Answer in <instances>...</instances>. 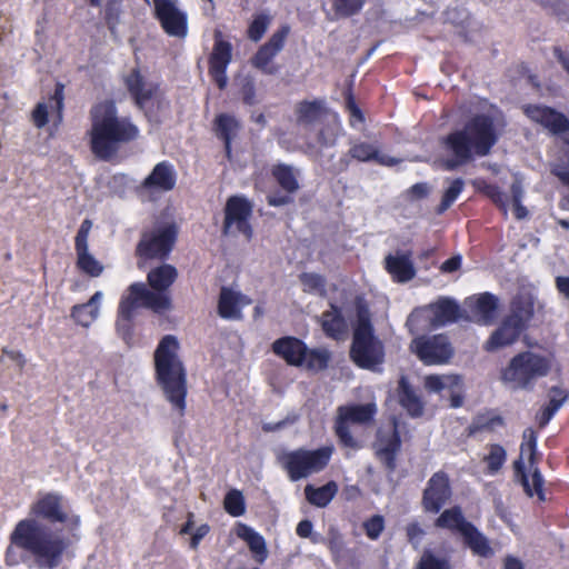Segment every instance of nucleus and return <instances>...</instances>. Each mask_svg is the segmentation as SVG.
Listing matches in <instances>:
<instances>
[{
	"label": "nucleus",
	"mask_w": 569,
	"mask_h": 569,
	"mask_svg": "<svg viewBox=\"0 0 569 569\" xmlns=\"http://www.w3.org/2000/svg\"><path fill=\"white\" fill-rule=\"evenodd\" d=\"M42 520L66 523L74 529L79 526L80 518L66 510L62 495L39 493L29 506L28 517L18 521L10 535L12 545L29 553L40 569H56L62 562L69 540Z\"/></svg>",
	"instance_id": "f257e3e1"
},
{
	"label": "nucleus",
	"mask_w": 569,
	"mask_h": 569,
	"mask_svg": "<svg viewBox=\"0 0 569 569\" xmlns=\"http://www.w3.org/2000/svg\"><path fill=\"white\" fill-rule=\"evenodd\" d=\"M138 134V128L129 118L119 116L112 101H102L91 108L88 136L96 157L110 159L120 144L136 139Z\"/></svg>",
	"instance_id": "f03ea898"
},
{
	"label": "nucleus",
	"mask_w": 569,
	"mask_h": 569,
	"mask_svg": "<svg viewBox=\"0 0 569 569\" xmlns=\"http://www.w3.org/2000/svg\"><path fill=\"white\" fill-rule=\"evenodd\" d=\"M178 277L177 269L171 264H161L148 273V283L152 290L142 282L132 283L123 293L118 310V325L130 321L138 308H147L157 313L171 309V298L166 292Z\"/></svg>",
	"instance_id": "7ed1b4c3"
},
{
	"label": "nucleus",
	"mask_w": 569,
	"mask_h": 569,
	"mask_svg": "<svg viewBox=\"0 0 569 569\" xmlns=\"http://www.w3.org/2000/svg\"><path fill=\"white\" fill-rule=\"evenodd\" d=\"M497 141L492 120L487 116H477L463 129L448 134L442 142L443 149L451 158L443 163L447 170L462 166L475 156L483 157Z\"/></svg>",
	"instance_id": "20e7f679"
},
{
	"label": "nucleus",
	"mask_w": 569,
	"mask_h": 569,
	"mask_svg": "<svg viewBox=\"0 0 569 569\" xmlns=\"http://www.w3.org/2000/svg\"><path fill=\"white\" fill-rule=\"evenodd\" d=\"M179 342L172 335L164 336L156 351L154 366L157 380L167 400L180 413L186 407V373L178 355Z\"/></svg>",
	"instance_id": "39448f33"
},
{
	"label": "nucleus",
	"mask_w": 569,
	"mask_h": 569,
	"mask_svg": "<svg viewBox=\"0 0 569 569\" xmlns=\"http://www.w3.org/2000/svg\"><path fill=\"white\" fill-rule=\"evenodd\" d=\"M555 366L552 355L523 351L515 356L501 371V381L510 389H528L539 378L546 377Z\"/></svg>",
	"instance_id": "423d86ee"
},
{
	"label": "nucleus",
	"mask_w": 569,
	"mask_h": 569,
	"mask_svg": "<svg viewBox=\"0 0 569 569\" xmlns=\"http://www.w3.org/2000/svg\"><path fill=\"white\" fill-rule=\"evenodd\" d=\"M353 361L361 368L375 370L385 359L382 343L373 336L367 307L359 303L351 348Z\"/></svg>",
	"instance_id": "0eeeda50"
},
{
	"label": "nucleus",
	"mask_w": 569,
	"mask_h": 569,
	"mask_svg": "<svg viewBox=\"0 0 569 569\" xmlns=\"http://www.w3.org/2000/svg\"><path fill=\"white\" fill-rule=\"evenodd\" d=\"M537 436L533 429L528 428L523 431V441L520 447V456L515 461L516 477L520 480L525 492L529 497H537L538 500H545L543 478L536 466Z\"/></svg>",
	"instance_id": "6e6552de"
},
{
	"label": "nucleus",
	"mask_w": 569,
	"mask_h": 569,
	"mask_svg": "<svg viewBox=\"0 0 569 569\" xmlns=\"http://www.w3.org/2000/svg\"><path fill=\"white\" fill-rule=\"evenodd\" d=\"M332 452V447L317 450L298 449L280 453L278 461L287 471L289 479L297 481L321 471L328 465Z\"/></svg>",
	"instance_id": "1a4fd4ad"
},
{
	"label": "nucleus",
	"mask_w": 569,
	"mask_h": 569,
	"mask_svg": "<svg viewBox=\"0 0 569 569\" xmlns=\"http://www.w3.org/2000/svg\"><path fill=\"white\" fill-rule=\"evenodd\" d=\"M376 413L377 406L373 402L340 406L337 409L335 431L341 445L355 451L363 448L365 440L352 435L351 426L369 423Z\"/></svg>",
	"instance_id": "9d476101"
},
{
	"label": "nucleus",
	"mask_w": 569,
	"mask_h": 569,
	"mask_svg": "<svg viewBox=\"0 0 569 569\" xmlns=\"http://www.w3.org/2000/svg\"><path fill=\"white\" fill-rule=\"evenodd\" d=\"M273 352L289 365L310 370H321L327 367L329 353L325 349H308L306 345L293 337H284L272 345Z\"/></svg>",
	"instance_id": "9b49d317"
},
{
	"label": "nucleus",
	"mask_w": 569,
	"mask_h": 569,
	"mask_svg": "<svg viewBox=\"0 0 569 569\" xmlns=\"http://www.w3.org/2000/svg\"><path fill=\"white\" fill-rule=\"evenodd\" d=\"M459 317V306L455 300L440 298L435 303L413 310L407 319L411 333L430 327H440L453 322Z\"/></svg>",
	"instance_id": "f8f14e48"
},
{
	"label": "nucleus",
	"mask_w": 569,
	"mask_h": 569,
	"mask_svg": "<svg viewBox=\"0 0 569 569\" xmlns=\"http://www.w3.org/2000/svg\"><path fill=\"white\" fill-rule=\"evenodd\" d=\"M177 230L171 223L156 226L144 232L137 248L141 258H166L176 241Z\"/></svg>",
	"instance_id": "ddd939ff"
},
{
	"label": "nucleus",
	"mask_w": 569,
	"mask_h": 569,
	"mask_svg": "<svg viewBox=\"0 0 569 569\" xmlns=\"http://www.w3.org/2000/svg\"><path fill=\"white\" fill-rule=\"evenodd\" d=\"M410 349L427 366L445 365L453 355L451 343L443 335L418 337L411 341Z\"/></svg>",
	"instance_id": "4468645a"
},
{
	"label": "nucleus",
	"mask_w": 569,
	"mask_h": 569,
	"mask_svg": "<svg viewBox=\"0 0 569 569\" xmlns=\"http://www.w3.org/2000/svg\"><path fill=\"white\" fill-rule=\"evenodd\" d=\"M156 17L164 32L177 39H186L189 32L188 14L178 0H153Z\"/></svg>",
	"instance_id": "2eb2a0df"
},
{
	"label": "nucleus",
	"mask_w": 569,
	"mask_h": 569,
	"mask_svg": "<svg viewBox=\"0 0 569 569\" xmlns=\"http://www.w3.org/2000/svg\"><path fill=\"white\" fill-rule=\"evenodd\" d=\"M252 207L243 197H231L226 204L224 233L242 234L246 239L252 236V229L249 222Z\"/></svg>",
	"instance_id": "dca6fc26"
},
{
	"label": "nucleus",
	"mask_w": 569,
	"mask_h": 569,
	"mask_svg": "<svg viewBox=\"0 0 569 569\" xmlns=\"http://www.w3.org/2000/svg\"><path fill=\"white\" fill-rule=\"evenodd\" d=\"M525 114L535 123L541 126L551 134H562L569 131V119L560 111L543 104H527Z\"/></svg>",
	"instance_id": "f3484780"
},
{
	"label": "nucleus",
	"mask_w": 569,
	"mask_h": 569,
	"mask_svg": "<svg viewBox=\"0 0 569 569\" xmlns=\"http://www.w3.org/2000/svg\"><path fill=\"white\" fill-rule=\"evenodd\" d=\"M401 446L397 431L396 422L381 427L377 432V439L373 449L377 458L386 465L387 468H395V458Z\"/></svg>",
	"instance_id": "a211bd4d"
},
{
	"label": "nucleus",
	"mask_w": 569,
	"mask_h": 569,
	"mask_svg": "<svg viewBox=\"0 0 569 569\" xmlns=\"http://www.w3.org/2000/svg\"><path fill=\"white\" fill-rule=\"evenodd\" d=\"M451 497L448 477L442 472L435 473L428 481L423 492L422 505L426 511L437 513Z\"/></svg>",
	"instance_id": "6ab92c4d"
},
{
	"label": "nucleus",
	"mask_w": 569,
	"mask_h": 569,
	"mask_svg": "<svg viewBox=\"0 0 569 569\" xmlns=\"http://www.w3.org/2000/svg\"><path fill=\"white\" fill-rule=\"evenodd\" d=\"M489 196L492 201L506 213L508 209L512 210L513 216L521 220L528 217V209L522 206L523 188L519 180L512 182L510 194L503 193L497 188H490Z\"/></svg>",
	"instance_id": "aec40b11"
},
{
	"label": "nucleus",
	"mask_w": 569,
	"mask_h": 569,
	"mask_svg": "<svg viewBox=\"0 0 569 569\" xmlns=\"http://www.w3.org/2000/svg\"><path fill=\"white\" fill-rule=\"evenodd\" d=\"M230 61V43L221 39H217L213 47V51L210 56L209 72L220 89H223L227 86L228 78L226 74V70Z\"/></svg>",
	"instance_id": "412c9836"
},
{
	"label": "nucleus",
	"mask_w": 569,
	"mask_h": 569,
	"mask_svg": "<svg viewBox=\"0 0 569 569\" xmlns=\"http://www.w3.org/2000/svg\"><path fill=\"white\" fill-rule=\"evenodd\" d=\"M286 36L287 30L274 33L270 40L259 49L252 59L253 66L264 73H274L277 71V67L272 63V59L282 49Z\"/></svg>",
	"instance_id": "4be33fe9"
},
{
	"label": "nucleus",
	"mask_w": 569,
	"mask_h": 569,
	"mask_svg": "<svg viewBox=\"0 0 569 569\" xmlns=\"http://www.w3.org/2000/svg\"><path fill=\"white\" fill-rule=\"evenodd\" d=\"M523 329L508 317L501 326L495 330L485 345L487 351H496L516 342Z\"/></svg>",
	"instance_id": "5701e85b"
},
{
	"label": "nucleus",
	"mask_w": 569,
	"mask_h": 569,
	"mask_svg": "<svg viewBox=\"0 0 569 569\" xmlns=\"http://www.w3.org/2000/svg\"><path fill=\"white\" fill-rule=\"evenodd\" d=\"M471 317L475 321L489 325L496 317L497 299L490 293H482L467 300Z\"/></svg>",
	"instance_id": "b1692460"
},
{
	"label": "nucleus",
	"mask_w": 569,
	"mask_h": 569,
	"mask_svg": "<svg viewBox=\"0 0 569 569\" xmlns=\"http://www.w3.org/2000/svg\"><path fill=\"white\" fill-rule=\"evenodd\" d=\"M103 292L97 291L88 302L71 308V318L77 325L89 328L100 316Z\"/></svg>",
	"instance_id": "393cba45"
},
{
	"label": "nucleus",
	"mask_w": 569,
	"mask_h": 569,
	"mask_svg": "<svg viewBox=\"0 0 569 569\" xmlns=\"http://www.w3.org/2000/svg\"><path fill=\"white\" fill-rule=\"evenodd\" d=\"M251 303V300L238 291L222 288L219 298V315L226 319H238L241 309Z\"/></svg>",
	"instance_id": "a878e982"
},
{
	"label": "nucleus",
	"mask_w": 569,
	"mask_h": 569,
	"mask_svg": "<svg viewBox=\"0 0 569 569\" xmlns=\"http://www.w3.org/2000/svg\"><path fill=\"white\" fill-rule=\"evenodd\" d=\"M176 184V174L167 162L158 163L152 172L146 178L143 182V188L150 191H169Z\"/></svg>",
	"instance_id": "bb28decb"
},
{
	"label": "nucleus",
	"mask_w": 569,
	"mask_h": 569,
	"mask_svg": "<svg viewBox=\"0 0 569 569\" xmlns=\"http://www.w3.org/2000/svg\"><path fill=\"white\" fill-rule=\"evenodd\" d=\"M386 269L398 282H407L415 277V268L410 256L405 252L389 254L385 259Z\"/></svg>",
	"instance_id": "cd10ccee"
},
{
	"label": "nucleus",
	"mask_w": 569,
	"mask_h": 569,
	"mask_svg": "<svg viewBox=\"0 0 569 569\" xmlns=\"http://www.w3.org/2000/svg\"><path fill=\"white\" fill-rule=\"evenodd\" d=\"M236 535L246 541L256 561L262 563L268 557V550L264 538L244 523H238Z\"/></svg>",
	"instance_id": "c85d7f7f"
},
{
	"label": "nucleus",
	"mask_w": 569,
	"mask_h": 569,
	"mask_svg": "<svg viewBox=\"0 0 569 569\" xmlns=\"http://www.w3.org/2000/svg\"><path fill=\"white\" fill-rule=\"evenodd\" d=\"M350 154L352 158L359 161H370L375 160L379 164L392 167L400 162L399 159L393 158L389 154L382 153L379 149L370 143L359 142L355 143L350 149Z\"/></svg>",
	"instance_id": "c756f323"
},
{
	"label": "nucleus",
	"mask_w": 569,
	"mask_h": 569,
	"mask_svg": "<svg viewBox=\"0 0 569 569\" xmlns=\"http://www.w3.org/2000/svg\"><path fill=\"white\" fill-rule=\"evenodd\" d=\"M398 399L402 408L411 417H420L423 413V402L405 377H401L399 380Z\"/></svg>",
	"instance_id": "7c9ffc66"
},
{
	"label": "nucleus",
	"mask_w": 569,
	"mask_h": 569,
	"mask_svg": "<svg viewBox=\"0 0 569 569\" xmlns=\"http://www.w3.org/2000/svg\"><path fill=\"white\" fill-rule=\"evenodd\" d=\"M461 535L465 539V542L475 555L485 558L492 556L493 551L489 545V541L471 523L469 526H465L463 532Z\"/></svg>",
	"instance_id": "2f4dec72"
},
{
	"label": "nucleus",
	"mask_w": 569,
	"mask_h": 569,
	"mask_svg": "<svg viewBox=\"0 0 569 569\" xmlns=\"http://www.w3.org/2000/svg\"><path fill=\"white\" fill-rule=\"evenodd\" d=\"M338 486L336 482L330 481L327 485L315 488L311 485L306 486L305 495L307 500L319 508L326 507L336 496Z\"/></svg>",
	"instance_id": "473e14b6"
},
{
	"label": "nucleus",
	"mask_w": 569,
	"mask_h": 569,
	"mask_svg": "<svg viewBox=\"0 0 569 569\" xmlns=\"http://www.w3.org/2000/svg\"><path fill=\"white\" fill-rule=\"evenodd\" d=\"M62 98L56 92L48 102H39L32 112V121L37 128H42L48 122V117L53 110L57 111L58 120H61Z\"/></svg>",
	"instance_id": "72a5a7b5"
},
{
	"label": "nucleus",
	"mask_w": 569,
	"mask_h": 569,
	"mask_svg": "<svg viewBox=\"0 0 569 569\" xmlns=\"http://www.w3.org/2000/svg\"><path fill=\"white\" fill-rule=\"evenodd\" d=\"M126 83L129 91L134 97L137 103L140 107H142L152 94V86L143 80L139 70H132L131 73L127 77Z\"/></svg>",
	"instance_id": "f704fd0d"
},
{
	"label": "nucleus",
	"mask_w": 569,
	"mask_h": 569,
	"mask_svg": "<svg viewBox=\"0 0 569 569\" xmlns=\"http://www.w3.org/2000/svg\"><path fill=\"white\" fill-rule=\"evenodd\" d=\"M272 174L280 187L289 193L299 189V170L291 166L278 164L273 168Z\"/></svg>",
	"instance_id": "c9c22d12"
},
{
	"label": "nucleus",
	"mask_w": 569,
	"mask_h": 569,
	"mask_svg": "<svg viewBox=\"0 0 569 569\" xmlns=\"http://www.w3.org/2000/svg\"><path fill=\"white\" fill-rule=\"evenodd\" d=\"M425 387L435 392L446 389L455 392L461 387V378L456 375H430L425 378Z\"/></svg>",
	"instance_id": "e433bc0d"
},
{
	"label": "nucleus",
	"mask_w": 569,
	"mask_h": 569,
	"mask_svg": "<svg viewBox=\"0 0 569 569\" xmlns=\"http://www.w3.org/2000/svg\"><path fill=\"white\" fill-rule=\"evenodd\" d=\"M321 325L325 332L332 338H339L346 332V322L340 316L339 310L333 306H331L330 310L323 312Z\"/></svg>",
	"instance_id": "4c0bfd02"
},
{
	"label": "nucleus",
	"mask_w": 569,
	"mask_h": 569,
	"mask_svg": "<svg viewBox=\"0 0 569 569\" xmlns=\"http://www.w3.org/2000/svg\"><path fill=\"white\" fill-rule=\"evenodd\" d=\"M549 403L540 410L537 415V421L540 427H545L553 415L559 410L562 406L566 396L563 391L558 388H552L549 393Z\"/></svg>",
	"instance_id": "58836bf2"
},
{
	"label": "nucleus",
	"mask_w": 569,
	"mask_h": 569,
	"mask_svg": "<svg viewBox=\"0 0 569 569\" xmlns=\"http://www.w3.org/2000/svg\"><path fill=\"white\" fill-rule=\"evenodd\" d=\"M469 525L465 520L461 510L457 507L445 510L436 521L437 527L457 530L460 533L463 532L465 526Z\"/></svg>",
	"instance_id": "ea45409f"
},
{
	"label": "nucleus",
	"mask_w": 569,
	"mask_h": 569,
	"mask_svg": "<svg viewBox=\"0 0 569 569\" xmlns=\"http://www.w3.org/2000/svg\"><path fill=\"white\" fill-rule=\"evenodd\" d=\"M488 452L483 456V461L487 465V472L491 476L496 475L503 466L507 459L506 450L499 445H490L487 448Z\"/></svg>",
	"instance_id": "a19ab883"
},
{
	"label": "nucleus",
	"mask_w": 569,
	"mask_h": 569,
	"mask_svg": "<svg viewBox=\"0 0 569 569\" xmlns=\"http://www.w3.org/2000/svg\"><path fill=\"white\" fill-rule=\"evenodd\" d=\"M366 0H331V19L347 18L361 10Z\"/></svg>",
	"instance_id": "79ce46f5"
},
{
	"label": "nucleus",
	"mask_w": 569,
	"mask_h": 569,
	"mask_svg": "<svg viewBox=\"0 0 569 569\" xmlns=\"http://www.w3.org/2000/svg\"><path fill=\"white\" fill-rule=\"evenodd\" d=\"M217 134L224 140L226 149L229 151L230 140L239 128V122L236 118L228 114H220L216 119Z\"/></svg>",
	"instance_id": "37998d69"
},
{
	"label": "nucleus",
	"mask_w": 569,
	"mask_h": 569,
	"mask_svg": "<svg viewBox=\"0 0 569 569\" xmlns=\"http://www.w3.org/2000/svg\"><path fill=\"white\" fill-rule=\"evenodd\" d=\"M533 316V305L529 300L515 301L512 305L511 313L508 316L513 322L519 325L522 329Z\"/></svg>",
	"instance_id": "c03bdc74"
},
{
	"label": "nucleus",
	"mask_w": 569,
	"mask_h": 569,
	"mask_svg": "<svg viewBox=\"0 0 569 569\" xmlns=\"http://www.w3.org/2000/svg\"><path fill=\"white\" fill-rule=\"evenodd\" d=\"M323 114V109L318 102H303L298 107V122L301 124H310Z\"/></svg>",
	"instance_id": "a18cd8bd"
},
{
	"label": "nucleus",
	"mask_w": 569,
	"mask_h": 569,
	"mask_svg": "<svg viewBox=\"0 0 569 569\" xmlns=\"http://www.w3.org/2000/svg\"><path fill=\"white\" fill-rule=\"evenodd\" d=\"M77 266L91 277H99L103 271V266L89 251L77 254Z\"/></svg>",
	"instance_id": "49530a36"
},
{
	"label": "nucleus",
	"mask_w": 569,
	"mask_h": 569,
	"mask_svg": "<svg viewBox=\"0 0 569 569\" xmlns=\"http://www.w3.org/2000/svg\"><path fill=\"white\" fill-rule=\"evenodd\" d=\"M465 187V182L462 179H455L450 181L449 187L445 190L441 203L439 206L438 212L446 211L459 197Z\"/></svg>",
	"instance_id": "de8ad7c7"
},
{
	"label": "nucleus",
	"mask_w": 569,
	"mask_h": 569,
	"mask_svg": "<svg viewBox=\"0 0 569 569\" xmlns=\"http://www.w3.org/2000/svg\"><path fill=\"white\" fill-rule=\"evenodd\" d=\"M224 509L233 517H239L244 513V499L239 490H231L224 498Z\"/></svg>",
	"instance_id": "09e8293b"
},
{
	"label": "nucleus",
	"mask_w": 569,
	"mask_h": 569,
	"mask_svg": "<svg viewBox=\"0 0 569 569\" xmlns=\"http://www.w3.org/2000/svg\"><path fill=\"white\" fill-rule=\"evenodd\" d=\"M341 130L340 122L336 116L332 120L319 132L320 147L331 146L336 142Z\"/></svg>",
	"instance_id": "8fccbe9b"
},
{
	"label": "nucleus",
	"mask_w": 569,
	"mask_h": 569,
	"mask_svg": "<svg viewBox=\"0 0 569 569\" xmlns=\"http://www.w3.org/2000/svg\"><path fill=\"white\" fill-rule=\"evenodd\" d=\"M302 289L306 292L322 296L325 293V281L316 273H303L300 277Z\"/></svg>",
	"instance_id": "3c124183"
},
{
	"label": "nucleus",
	"mask_w": 569,
	"mask_h": 569,
	"mask_svg": "<svg viewBox=\"0 0 569 569\" xmlns=\"http://www.w3.org/2000/svg\"><path fill=\"white\" fill-rule=\"evenodd\" d=\"M121 12V0H108L104 9V19L111 31H113L116 26L120 22Z\"/></svg>",
	"instance_id": "603ef678"
},
{
	"label": "nucleus",
	"mask_w": 569,
	"mask_h": 569,
	"mask_svg": "<svg viewBox=\"0 0 569 569\" xmlns=\"http://www.w3.org/2000/svg\"><path fill=\"white\" fill-rule=\"evenodd\" d=\"M270 23V18L266 14H259L254 17L251 24L249 26L248 34L253 41H258L262 38Z\"/></svg>",
	"instance_id": "864d4df0"
},
{
	"label": "nucleus",
	"mask_w": 569,
	"mask_h": 569,
	"mask_svg": "<svg viewBox=\"0 0 569 569\" xmlns=\"http://www.w3.org/2000/svg\"><path fill=\"white\" fill-rule=\"evenodd\" d=\"M417 569H450L445 558L436 557L432 552L426 551L421 557Z\"/></svg>",
	"instance_id": "5fc2aeb1"
},
{
	"label": "nucleus",
	"mask_w": 569,
	"mask_h": 569,
	"mask_svg": "<svg viewBox=\"0 0 569 569\" xmlns=\"http://www.w3.org/2000/svg\"><path fill=\"white\" fill-rule=\"evenodd\" d=\"M91 228H92V223L90 220L86 219L82 221V223L78 230V233L76 236L77 254L81 253V252L89 251L88 238H89Z\"/></svg>",
	"instance_id": "6e6d98bb"
},
{
	"label": "nucleus",
	"mask_w": 569,
	"mask_h": 569,
	"mask_svg": "<svg viewBox=\"0 0 569 569\" xmlns=\"http://www.w3.org/2000/svg\"><path fill=\"white\" fill-rule=\"evenodd\" d=\"M367 536L370 539H377L385 528V521L381 516H373L363 525Z\"/></svg>",
	"instance_id": "4d7b16f0"
},
{
	"label": "nucleus",
	"mask_w": 569,
	"mask_h": 569,
	"mask_svg": "<svg viewBox=\"0 0 569 569\" xmlns=\"http://www.w3.org/2000/svg\"><path fill=\"white\" fill-rule=\"evenodd\" d=\"M347 108L350 112L351 127H357V123H361L363 121V116L360 109L355 104V101L351 97H348L347 99Z\"/></svg>",
	"instance_id": "13d9d810"
},
{
	"label": "nucleus",
	"mask_w": 569,
	"mask_h": 569,
	"mask_svg": "<svg viewBox=\"0 0 569 569\" xmlns=\"http://www.w3.org/2000/svg\"><path fill=\"white\" fill-rule=\"evenodd\" d=\"M430 192V187L427 183H416L408 190V196L412 200L425 198Z\"/></svg>",
	"instance_id": "bf43d9fd"
},
{
	"label": "nucleus",
	"mask_w": 569,
	"mask_h": 569,
	"mask_svg": "<svg viewBox=\"0 0 569 569\" xmlns=\"http://www.w3.org/2000/svg\"><path fill=\"white\" fill-rule=\"evenodd\" d=\"M242 100L250 106L256 103L254 86L251 81H247L242 87Z\"/></svg>",
	"instance_id": "052dcab7"
},
{
	"label": "nucleus",
	"mask_w": 569,
	"mask_h": 569,
	"mask_svg": "<svg viewBox=\"0 0 569 569\" xmlns=\"http://www.w3.org/2000/svg\"><path fill=\"white\" fill-rule=\"evenodd\" d=\"M407 535L412 543L418 545L423 535V530L418 523H411L407 528Z\"/></svg>",
	"instance_id": "680f3d73"
},
{
	"label": "nucleus",
	"mask_w": 569,
	"mask_h": 569,
	"mask_svg": "<svg viewBox=\"0 0 569 569\" xmlns=\"http://www.w3.org/2000/svg\"><path fill=\"white\" fill-rule=\"evenodd\" d=\"M461 266V256H455L448 260H446L442 264H441V270L443 272H453L456 270H458Z\"/></svg>",
	"instance_id": "e2e57ef3"
},
{
	"label": "nucleus",
	"mask_w": 569,
	"mask_h": 569,
	"mask_svg": "<svg viewBox=\"0 0 569 569\" xmlns=\"http://www.w3.org/2000/svg\"><path fill=\"white\" fill-rule=\"evenodd\" d=\"M209 532V527L206 525L200 526L191 537V548H197L200 540Z\"/></svg>",
	"instance_id": "0e129e2a"
},
{
	"label": "nucleus",
	"mask_w": 569,
	"mask_h": 569,
	"mask_svg": "<svg viewBox=\"0 0 569 569\" xmlns=\"http://www.w3.org/2000/svg\"><path fill=\"white\" fill-rule=\"evenodd\" d=\"M312 531V523L309 520H302L297 526V535L301 538H307Z\"/></svg>",
	"instance_id": "69168bd1"
},
{
	"label": "nucleus",
	"mask_w": 569,
	"mask_h": 569,
	"mask_svg": "<svg viewBox=\"0 0 569 569\" xmlns=\"http://www.w3.org/2000/svg\"><path fill=\"white\" fill-rule=\"evenodd\" d=\"M556 284L559 292L569 299V277H558Z\"/></svg>",
	"instance_id": "338daca9"
},
{
	"label": "nucleus",
	"mask_w": 569,
	"mask_h": 569,
	"mask_svg": "<svg viewBox=\"0 0 569 569\" xmlns=\"http://www.w3.org/2000/svg\"><path fill=\"white\" fill-rule=\"evenodd\" d=\"M552 172L560 179L562 183L569 187V168L556 166Z\"/></svg>",
	"instance_id": "774afa93"
}]
</instances>
